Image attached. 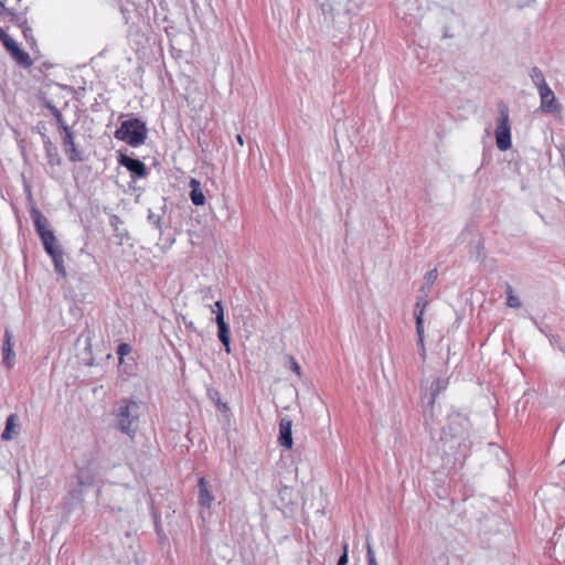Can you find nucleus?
<instances>
[{
  "mask_svg": "<svg viewBox=\"0 0 565 565\" xmlns=\"http://www.w3.org/2000/svg\"><path fill=\"white\" fill-rule=\"evenodd\" d=\"M292 422L288 418H281L279 423V436L278 441L280 446L290 449L294 445L292 440Z\"/></svg>",
  "mask_w": 565,
  "mask_h": 565,
  "instance_id": "obj_12",
  "label": "nucleus"
},
{
  "mask_svg": "<svg viewBox=\"0 0 565 565\" xmlns=\"http://www.w3.org/2000/svg\"><path fill=\"white\" fill-rule=\"evenodd\" d=\"M109 225L111 226V228L115 233V236L119 237L120 239L129 238V233L127 230L121 227L124 225V222L118 215L113 214L109 217Z\"/></svg>",
  "mask_w": 565,
  "mask_h": 565,
  "instance_id": "obj_20",
  "label": "nucleus"
},
{
  "mask_svg": "<svg viewBox=\"0 0 565 565\" xmlns=\"http://www.w3.org/2000/svg\"><path fill=\"white\" fill-rule=\"evenodd\" d=\"M541 99L540 109L543 113L547 114H557L561 113L562 106L556 100L554 92L550 86L540 87L537 90Z\"/></svg>",
  "mask_w": 565,
  "mask_h": 565,
  "instance_id": "obj_8",
  "label": "nucleus"
},
{
  "mask_svg": "<svg viewBox=\"0 0 565 565\" xmlns=\"http://www.w3.org/2000/svg\"><path fill=\"white\" fill-rule=\"evenodd\" d=\"M190 199L191 202L196 205L201 206L205 203V195L201 188V182L194 178L190 180Z\"/></svg>",
  "mask_w": 565,
  "mask_h": 565,
  "instance_id": "obj_18",
  "label": "nucleus"
},
{
  "mask_svg": "<svg viewBox=\"0 0 565 565\" xmlns=\"http://www.w3.org/2000/svg\"><path fill=\"white\" fill-rule=\"evenodd\" d=\"M530 77L534 86L540 89V87L548 86L543 72L537 67L533 66L530 72Z\"/></svg>",
  "mask_w": 565,
  "mask_h": 565,
  "instance_id": "obj_25",
  "label": "nucleus"
},
{
  "mask_svg": "<svg viewBox=\"0 0 565 565\" xmlns=\"http://www.w3.org/2000/svg\"><path fill=\"white\" fill-rule=\"evenodd\" d=\"M9 10L10 9L4 6V1H0V15L6 17Z\"/></svg>",
  "mask_w": 565,
  "mask_h": 565,
  "instance_id": "obj_41",
  "label": "nucleus"
},
{
  "mask_svg": "<svg viewBox=\"0 0 565 565\" xmlns=\"http://www.w3.org/2000/svg\"><path fill=\"white\" fill-rule=\"evenodd\" d=\"M15 419H17L15 414H11L8 416L7 422H6V427L1 434V438L3 440H10L12 438V429L15 426Z\"/></svg>",
  "mask_w": 565,
  "mask_h": 565,
  "instance_id": "obj_28",
  "label": "nucleus"
},
{
  "mask_svg": "<svg viewBox=\"0 0 565 565\" xmlns=\"http://www.w3.org/2000/svg\"><path fill=\"white\" fill-rule=\"evenodd\" d=\"M440 443L443 452L452 456V463L463 461L470 454L472 441L470 440V422L460 413H451L447 416V423L441 428Z\"/></svg>",
  "mask_w": 565,
  "mask_h": 565,
  "instance_id": "obj_1",
  "label": "nucleus"
},
{
  "mask_svg": "<svg viewBox=\"0 0 565 565\" xmlns=\"http://www.w3.org/2000/svg\"><path fill=\"white\" fill-rule=\"evenodd\" d=\"M164 207L166 204L162 206V213L158 214L154 213L151 209L148 210L147 220L148 222L153 225L160 233L162 232V216L164 214Z\"/></svg>",
  "mask_w": 565,
  "mask_h": 565,
  "instance_id": "obj_26",
  "label": "nucleus"
},
{
  "mask_svg": "<svg viewBox=\"0 0 565 565\" xmlns=\"http://www.w3.org/2000/svg\"><path fill=\"white\" fill-rule=\"evenodd\" d=\"M207 396L215 404L216 408L221 412V413H228L230 412V406L227 403L225 402H222L221 399V393L216 390H213V388H210L207 391Z\"/></svg>",
  "mask_w": 565,
  "mask_h": 565,
  "instance_id": "obj_23",
  "label": "nucleus"
},
{
  "mask_svg": "<svg viewBox=\"0 0 565 565\" xmlns=\"http://www.w3.org/2000/svg\"><path fill=\"white\" fill-rule=\"evenodd\" d=\"M499 118L495 128V142L501 151H507L511 148V127L509 120V107L505 103L498 104Z\"/></svg>",
  "mask_w": 565,
  "mask_h": 565,
  "instance_id": "obj_5",
  "label": "nucleus"
},
{
  "mask_svg": "<svg viewBox=\"0 0 565 565\" xmlns=\"http://www.w3.org/2000/svg\"><path fill=\"white\" fill-rule=\"evenodd\" d=\"M288 362H289V365H290V370L294 371L297 375H300L301 374V369H300V365L298 364V362L295 360V358L289 355L288 356Z\"/></svg>",
  "mask_w": 565,
  "mask_h": 565,
  "instance_id": "obj_39",
  "label": "nucleus"
},
{
  "mask_svg": "<svg viewBox=\"0 0 565 565\" xmlns=\"http://www.w3.org/2000/svg\"><path fill=\"white\" fill-rule=\"evenodd\" d=\"M77 484L81 489L92 487L95 476L88 468H78L76 472Z\"/></svg>",
  "mask_w": 565,
  "mask_h": 565,
  "instance_id": "obj_19",
  "label": "nucleus"
},
{
  "mask_svg": "<svg viewBox=\"0 0 565 565\" xmlns=\"http://www.w3.org/2000/svg\"><path fill=\"white\" fill-rule=\"evenodd\" d=\"M482 250H483V244H482V242L479 241L475 245L473 250H471V256L473 254H476L475 258H476V260H479V259H481L483 257Z\"/></svg>",
  "mask_w": 565,
  "mask_h": 565,
  "instance_id": "obj_37",
  "label": "nucleus"
},
{
  "mask_svg": "<svg viewBox=\"0 0 565 565\" xmlns=\"http://www.w3.org/2000/svg\"><path fill=\"white\" fill-rule=\"evenodd\" d=\"M6 50L9 52L10 56L15 61V63L20 66L29 68L33 64L29 53L22 50L15 41Z\"/></svg>",
  "mask_w": 565,
  "mask_h": 565,
  "instance_id": "obj_10",
  "label": "nucleus"
},
{
  "mask_svg": "<svg viewBox=\"0 0 565 565\" xmlns=\"http://www.w3.org/2000/svg\"><path fill=\"white\" fill-rule=\"evenodd\" d=\"M62 134V145L67 159L71 162H82L85 160L84 152L78 150L75 145V135L71 127L64 128Z\"/></svg>",
  "mask_w": 565,
  "mask_h": 565,
  "instance_id": "obj_7",
  "label": "nucleus"
},
{
  "mask_svg": "<svg viewBox=\"0 0 565 565\" xmlns=\"http://www.w3.org/2000/svg\"><path fill=\"white\" fill-rule=\"evenodd\" d=\"M0 42L7 49L14 40L0 26Z\"/></svg>",
  "mask_w": 565,
  "mask_h": 565,
  "instance_id": "obj_34",
  "label": "nucleus"
},
{
  "mask_svg": "<svg viewBox=\"0 0 565 565\" xmlns=\"http://www.w3.org/2000/svg\"><path fill=\"white\" fill-rule=\"evenodd\" d=\"M319 4L324 19L333 20L334 15L340 12V3L337 0H316Z\"/></svg>",
  "mask_w": 565,
  "mask_h": 565,
  "instance_id": "obj_17",
  "label": "nucleus"
},
{
  "mask_svg": "<svg viewBox=\"0 0 565 565\" xmlns=\"http://www.w3.org/2000/svg\"><path fill=\"white\" fill-rule=\"evenodd\" d=\"M154 525H156L157 534H160L161 533V524H160V522L156 520Z\"/></svg>",
  "mask_w": 565,
  "mask_h": 565,
  "instance_id": "obj_43",
  "label": "nucleus"
},
{
  "mask_svg": "<svg viewBox=\"0 0 565 565\" xmlns=\"http://www.w3.org/2000/svg\"><path fill=\"white\" fill-rule=\"evenodd\" d=\"M214 501L212 487L204 477L199 478L198 481V502L203 508H210Z\"/></svg>",
  "mask_w": 565,
  "mask_h": 565,
  "instance_id": "obj_9",
  "label": "nucleus"
},
{
  "mask_svg": "<svg viewBox=\"0 0 565 565\" xmlns=\"http://www.w3.org/2000/svg\"><path fill=\"white\" fill-rule=\"evenodd\" d=\"M521 301L518 296L513 294L512 287L508 285L507 287V306L510 308H520Z\"/></svg>",
  "mask_w": 565,
  "mask_h": 565,
  "instance_id": "obj_31",
  "label": "nucleus"
},
{
  "mask_svg": "<svg viewBox=\"0 0 565 565\" xmlns=\"http://www.w3.org/2000/svg\"><path fill=\"white\" fill-rule=\"evenodd\" d=\"M43 147L45 151V158L50 167L60 166L62 162L57 147L52 142L49 136L42 134Z\"/></svg>",
  "mask_w": 565,
  "mask_h": 565,
  "instance_id": "obj_11",
  "label": "nucleus"
},
{
  "mask_svg": "<svg viewBox=\"0 0 565 565\" xmlns=\"http://www.w3.org/2000/svg\"><path fill=\"white\" fill-rule=\"evenodd\" d=\"M448 386V380L443 377H436L430 384V393L427 399V406L433 407L436 397L444 392Z\"/></svg>",
  "mask_w": 565,
  "mask_h": 565,
  "instance_id": "obj_16",
  "label": "nucleus"
},
{
  "mask_svg": "<svg viewBox=\"0 0 565 565\" xmlns=\"http://www.w3.org/2000/svg\"><path fill=\"white\" fill-rule=\"evenodd\" d=\"M236 141L238 142V145H239L241 147H243V146H244V139H243V136H242L241 134H237V135H236Z\"/></svg>",
  "mask_w": 565,
  "mask_h": 565,
  "instance_id": "obj_42",
  "label": "nucleus"
},
{
  "mask_svg": "<svg viewBox=\"0 0 565 565\" xmlns=\"http://www.w3.org/2000/svg\"><path fill=\"white\" fill-rule=\"evenodd\" d=\"M36 234L39 235L44 250L47 255L62 249L54 231L50 228V222L38 207L29 210Z\"/></svg>",
  "mask_w": 565,
  "mask_h": 565,
  "instance_id": "obj_4",
  "label": "nucleus"
},
{
  "mask_svg": "<svg viewBox=\"0 0 565 565\" xmlns=\"http://www.w3.org/2000/svg\"><path fill=\"white\" fill-rule=\"evenodd\" d=\"M113 415L115 428L130 439H134L138 431L140 402L124 397L114 405Z\"/></svg>",
  "mask_w": 565,
  "mask_h": 565,
  "instance_id": "obj_2",
  "label": "nucleus"
},
{
  "mask_svg": "<svg viewBox=\"0 0 565 565\" xmlns=\"http://www.w3.org/2000/svg\"><path fill=\"white\" fill-rule=\"evenodd\" d=\"M130 352H131L130 344L125 343V342L120 343L116 350V353L118 354L120 362L122 361L124 356L128 355Z\"/></svg>",
  "mask_w": 565,
  "mask_h": 565,
  "instance_id": "obj_33",
  "label": "nucleus"
},
{
  "mask_svg": "<svg viewBox=\"0 0 565 565\" xmlns=\"http://www.w3.org/2000/svg\"><path fill=\"white\" fill-rule=\"evenodd\" d=\"M366 557L367 565H379L375 558L374 551L369 542L366 543Z\"/></svg>",
  "mask_w": 565,
  "mask_h": 565,
  "instance_id": "obj_36",
  "label": "nucleus"
},
{
  "mask_svg": "<svg viewBox=\"0 0 565 565\" xmlns=\"http://www.w3.org/2000/svg\"><path fill=\"white\" fill-rule=\"evenodd\" d=\"M21 180H22V184H23V191L25 193L26 201H28L30 207L31 206L36 207L35 203H34V199H33L32 185L24 173L21 174Z\"/></svg>",
  "mask_w": 565,
  "mask_h": 565,
  "instance_id": "obj_30",
  "label": "nucleus"
},
{
  "mask_svg": "<svg viewBox=\"0 0 565 565\" xmlns=\"http://www.w3.org/2000/svg\"><path fill=\"white\" fill-rule=\"evenodd\" d=\"M216 324H217V338L221 341V343L224 345L225 352L231 353L230 326L225 321V319H222L221 317H220V321H217Z\"/></svg>",
  "mask_w": 565,
  "mask_h": 565,
  "instance_id": "obj_15",
  "label": "nucleus"
},
{
  "mask_svg": "<svg viewBox=\"0 0 565 565\" xmlns=\"http://www.w3.org/2000/svg\"><path fill=\"white\" fill-rule=\"evenodd\" d=\"M437 276H438L437 268L428 270L424 276L425 282L420 287L419 292H430L433 285L435 284V281L437 279Z\"/></svg>",
  "mask_w": 565,
  "mask_h": 565,
  "instance_id": "obj_24",
  "label": "nucleus"
},
{
  "mask_svg": "<svg viewBox=\"0 0 565 565\" xmlns=\"http://www.w3.org/2000/svg\"><path fill=\"white\" fill-rule=\"evenodd\" d=\"M12 23H14L20 29L28 23L26 14L23 12L17 13L12 9L9 10L7 15Z\"/></svg>",
  "mask_w": 565,
  "mask_h": 565,
  "instance_id": "obj_27",
  "label": "nucleus"
},
{
  "mask_svg": "<svg viewBox=\"0 0 565 565\" xmlns=\"http://www.w3.org/2000/svg\"><path fill=\"white\" fill-rule=\"evenodd\" d=\"M429 294L430 292H419L417 296L414 307L415 323L420 322L424 324V313L427 306L429 305Z\"/></svg>",
  "mask_w": 565,
  "mask_h": 565,
  "instance_id": "obj_14",
  "label": "nucleus"
},
{
  "mask_svg": "<svg viewBox=\"0 0 565 565\" xmlns=\"http://www.w3.org/2000/svg\"><path fill=\"white\" fill-rule=\"evenodd\" d=\"M348 562H349L348 544L345 543L343 546V553L338 558V562L335 565H348Z\"/></svg>",
  "mask_w": 565,
  "mask_h": 565,
  "instance_id": "obj_38",
  "label": "nucleus"
},
{
  "mask_svg": "<svg viewBox=\"0 0 565 565\" xmlns=\"http://www.w3.org/2000/svg\"><path fill=\"white\" fill-rule=\"evenodd\" d=\"M21 31H22L23 38L30 44L31 47L36 45V40L33 36V31H32V28L29 25V23H26L24 26H22Z\"/></svg>",
  "mask_w": 565,
  "mask_h": 565,
  "instance_id": "obj_32",
  "label": "nucleus"
},
{
  "mask_svg": "<svg viewBox=\"0 0 565 565\" xmlns=\"http://www.w3.org/2000/svg\"><path fill=\"white\" fill-rule=\"evenodd\" d=\"M416 334H417V345L419 348V354L423 359L426 358V349L424 344V324L420 322H416Z\"/></svg>",
  "mask_w": 565,
  "mask_h": 565,
  "instance_id": "obj_29",
  "label": "nucleus"
},
{
  "mask_svg": "<svg viewBox=\"0 0 565 565\" xmlns=\"http://www.w3.org/2000/svg\"><path fill=\"white\" fill-rule=\"evenodd\" d=\"M2 355L3 363L8 369H11L13 366V359L15 358V353L13 351L12 333L8 329L4 330Z\"/></svg>",
  "mask_w": 565,
  "mask_h": 565,
  "instance_id": "obj_13",
  "label": "nucleus"
},
{
  "mask_svg": "<svg viewBox=\"0 0 565 565\" xmlns=\"http://www.w3.org/2000/svg\"><path fill=\"white\" fill-rule=\"evenodd\" d=\"M215 309L212 311L215 313V322L220 321V315L221 318L224 319V308L221 300L215 301L214 303Z\"/></svg>",
  "mask_w": 565,
  "mask_h": 565,
  "instance_id": "obj_35",
  "label": "nucleus"
},
{
  "mask_svg": "<svg viewBox=\"0 0 565 565\" xmlns=\"http://www.w3.org/2000/svg\"><path fill=\"white\" fill-rule=\"evenodd\" d=\"M148 135L146 122L137 117H129L120 121L119 127L115 130L114 137L124 141L130 147L137 148L145 143Z\"/></svg>",
  "mask_w": 565,
  "mask_h": 565,
  "instance_id": "obj_3",
  "label": "nucleus"
},
{
  "mask_svg": "<svg viewBox=\"0 0 565 565\" xmlns=\"http://www.w3.org/2000/svg\"><path fill=\"white\" fill-rule=\"evenodd\" d=\"M45 107L50 110L54 119L56 120L57 127L60 131L64 130V128H68L70 126L65 122L61 110L50 100L45 102Z\"/></svg>",
  "mask_w": 565,
  "mask_h": 565,
  "instance_id": "obj_22",
  "label": "nucleus"
},
{
  "mask_svg": "<svg viewBox=\"0 0 565 565\" xmlns=\"http://www.w3.org/2000/svg\"><path fill=\"white\" fill-rule=\"evenodd\" d=\"M198 143H199L200 148L202 149V151L207 150L209 143L201 136L198 137Z\"/></svg>",
  "mask_w": 565,
  "mask_h": 565,
  "instance_id": "obj_40",
  "label": "nucleus"
},
{
  "mask_svg": "<svg viewBox=\"0 0 565 565\" xmlns=\"http://www.w3.org/2000/svg\"><path fill=\"white\" fill-rule=\"evenodd\" d=\"M119 166L126 168L134 180L143 179L148 175L147 166L138 158L130 157L121 151L118 152Z\"/></svg>",
  "mask_w": 565,
  "mask_h": 565,
  "instance_id": "obj_6",
  "label": "nucleus"
},
{
  "mask_svg": "<svg viewBox=\"0 0 565 565\" xmlns=\"http://www.w3.org/2000/svg\"><path fill=\"white\" fill-rule=\"evenodd\" d=\"M54 264V270L55 273L62 277L65 278L67 276L66 268L64 266V252L63 249H60L55 253H52L49 255Z\"/></svg>",
  "mask_w": 565,
  "mask_h": 565,
  "instance_id": "obj_21",
  "label": "nucleus"
}]
</instances>
